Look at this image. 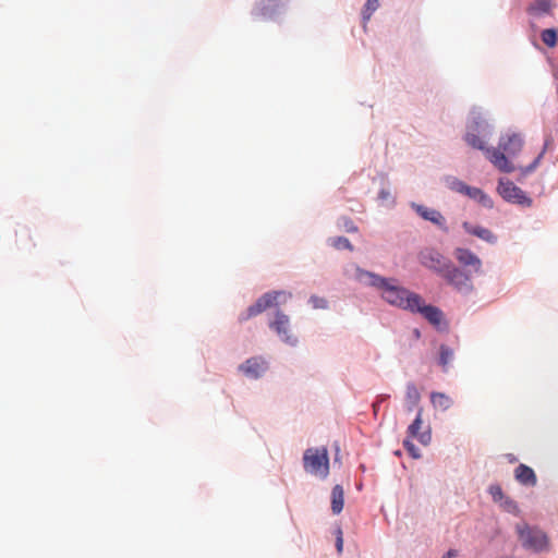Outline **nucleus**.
<instances>
[{
	"instance_id": "30",
	"label": "nucleus",
	"mask_w": 558,
	"mask_h": 558,
	"mask_svg": "<svg viewBox=\"0 0 558 558\" xmlns=\"http://www.w3.org/2000/svg\"><path fill=\"white\" fill-rule=\"evenodd\" d=\"M545 150H546V145L544 146L543 150L538 154V156L534 159V161L530 166L522 169L523 174L530 173L536 169V167L538 166V163L541 162V160L545 154Z\"/></svg>"
},
{
	"instance_id": "7",
	"label": "nucleus",
	"mask_w": 558,
	"mask_h": 558,
	"mask_svg": "<svg viewBox=\"0 0 558 558\" xmlns=\"http://www.w3.org/2000/svg\"><path fill=\"white\" fill-rule=\"evenodd\" d=\"M418 262L422 266L442 276L451 262L435 248L426 247L418 253Z\"/></svg>"
},
{
	"instance_id": "37",
	"label": "nucleus",
	"mask_w": 558,
	"mask_h": 558,
	"mask_svg": "<svg viewBox=\"0 0 558 558\" xmlns=\"http://www.w3.org/2000/svg\"><path fill=\"white\" fill-rule=\"evenodd\" d=\"M506 504L508 505L509 508H515V505L511 500H507Z\"/></svg>"
},
{
	"instance_id": "23",
	"label": "nucleus",
	"mask_w": 558,
	"mask_h": 558,
	"mask_svg": "<svg viewBox=\"0 0 558 558\" xmlns=\"http://www.w3.org/2000/svg\"><path fill=\"white\" fill-rule=\"evenodd\" d=\"M430 401L435 409L446 411L452 405V399L442 392H433Z\"/></svg>"
},
{
	"instance_id": "10",
	"label": "nucleus",
	"mask_w": 558,
	"mask_h": 558,
	"mask_svg": "<svg viewBox=\"0 0 558 558\" xmlns=\"http://www.w3.org/2000/svg\"><path fill=\"white\" fill-rule=\"evenodd\" d=\"M522 147V137L517 133H512L502 135L499 140L498 148L495 149L499 150V153L509 160L508 157L517 156L521 151Z\"/></svg>"
},
{
	"instance_id": "16",
	"label": "nucleus",
	"mask_w": 558,
	"mask_h": 558,
	"mask_svg": "<svg viewBox=\"0 0 558 558\" xmlns=\"http://www.w3.org/2000/svg\"><path fill=\"white\" fill-rule=\"evenodd\" d=\"M454 257L463 266H471L475 272L481 271L482 262L481 259L470 250L458 247L454 251Z\"/></svg>"
},
{
	"instance_id": "3",
	"label": "nucleus",
	"mask_w": 558,
	"mask_h": 558,
	"mask_svg": "<svg viewBox=\"0 0 558 558\" xmlns=\"http://www.w3.org/2000/svg\"><path fill=\"white\" fill-rule=\"evenodd\" d=\"M515 532L522 547L533 553L547 551L550 548V539L545 531L527 523H518Z\"/></svg>"
},
{
	"instance_id": "18",
	"label": "nucleus",
	"mask_w": 558,
	"mask_h": 558,
	"mask_svg": "<svg viewBox=\"0 0 558 558\" xmlns=\"http://www.w3.org/2000/svg\"><path fill=\"white\" fill-rule=\"evenodd\" d=\"M514 477L520 484L525 486H535L537 483L533 469L522 463L515 468Z\"/></svg>"
},
{
	"instance_id": "2",
	"label": "nucleus",
	"mask_w": 558,
	"mask_h": 558,
	"mask_svg": "<svg viewBox=\"0 0 558 558\" xmlns=\"http://www.w3.org/2000/svg\"><path fill=\"white\" fill-rule=\"evenodd\" d=\"M481 122L474 121L470 126V130L465 134V142L473 148L485 151L486 157L489 161L501 172L510 173L515 170V166L508 160L499 150L486 148L484 142L476 134L478 132Z\"/></svg>"
},
{
	"instance_id": "32",
	"label": "nucleus",
	"mask_w": 558,
	"mask_h": 558,
	"mask_svg": "<svg viewBox=\"0 0 558 558\" xmlns=\"http://www.w3.org/2000/svg\"><path fill=\"white\" fill-rule=\"evenodd\" d=\"M488 492L495 501L501 500L504 498V493L499 485H492Z\"/></svg>"
},
{
	"instance_id": "24",
	"label": "nucleus",
	"mask_w": 558,
	"mask_h": 558,
	"mask_svg": "<svg viewBox=\"0 0 558 558\" xmlns=\"http://www.w3.org/2000/svg\"><path fill=\"white\" fill-rule=\"evenodd\" d=\"M553 8L551 0H538L527 9L529 13H549Z\"/></svg>"
},
{
	"instance_id": "20",
	"label": "nucleus",
	"mask_w": 558,
	"mask_h": 558,
	"mask_svg": "<svg viewBox=\"0 0 558 558\" xmlns=\"http://www.w3.org/2000/svg\"><path fill=\"white\" fill-rule=\"evenodd\" d=\"M344 505V492L341 485H336L331 490V510L333 514H339Z\"/></svg>"
},
{
	"instance_id": "11",
	"label": "nucleus",
	"mask_w": 558,
	"mask_h": 558,
	"mask_svg": "<svg viewBox=\"0 0 558 558\" xmlns=\"http://www.w3.org/2000/svg\"><path fill=\"white\" fill-rule=\"evenodd\" d=\"M422 414L423 409L420 408L415 420L408 427V435L411 438H416L422 445L427 446L432 440V433L429 427H427L425 432L420 433V429L423 424Z\"/></svg>"
},
{
	"instance_id": "9",
	"label": "nucleus",
	"mask_w": 558,
	"mask_h": 558,
	"mask_svg": "<svg viewBox=\"0 0 558 558\" xmlns=\"http://www.w3.org/2000/svg\"><path fill=\"white\" fill-rule=\"evenodd\" d=\"M448 284L452 286L458 292L469 293L473 290L470 276L456 267L452 263L441 276Z\"/></svg>"
},
{
	"instance_id": "31",
	"label": "nucleus",
	"mask_w": 558,
	"mask_h": 558,
	"mask_svg": "<svg viewBox=\"0 0 558 558\" xmlns=\"http://www.w3.org/2000/svg\"><path fill=\"white\" fill-rule=\"evenodd\" d=\"M403 446L413 458L417 459L421 457L418 448L410 439H404Z\"/></svg>"
},
{
	"instance_id": "1",
	"label": "nucleus",
	"mask_w": 558,
	"mask_h": 558,
	"mask_svg": "<svg viewBox=\"0 0 558 558\" xmlns=\"http://www.w3.org/2000/svg\"><path fill=\"white\" fill-rule=\"evenodd\" d=\"M359 280L383 290V298L391 305L411 311L421 301V295L396 283L395 279H387L368 271H359Z\"/></svg>"
},
{
	"instance_id": "14",
	"label": "nucleus",
	"mask_w": 558,
	"mask_h": 558,
	"mask_svg": "<svg viewBox=\"0 0 558 558\" xmlns=\"http://www.w3.org/2000/svg\"><path fill=\"white\" fill-rule=\"evenodd\" d=\"M411 312L422 314L434 326L441 324L442 312L436 306L425 305L422 298L417 306L412 307Z\"/></svg>"
},
{
	"instance_id": "29",
	"label": "nucleus",
	"mask_w": 558,
	"mask_h": 558,
	"mask_svg": "<svg viewBox=\"0 0 558 558\" xmlns=\"http://www.w3.org/2000/svg\"><path fill=\"white\" fill-rule=\"evenodd\" d=\"M449 186L452 191L461 193V194H465V192L469 187L468 184H465L463 181H460L458 179H452L449 183Z\"/></svg>"
},
{
	"instance_id": "8",
	"label": "nucleus",
	"mask_w": 558,
	"mask_h": 558,
	"mask_svg": "<svg viewBox=\"0 0 558 558\" xmlns=\"http://www.w3.org/2000/svg\"><path fill=\"white\" fill-rule=\"evenodd\" d=\"M498 193L510 203L531 207L533 201L519 186L509 180L500 179L498 182Z\"/></svg>"
},
{
	"instance_id": "4",
	"label": "nucleus",
	"mask_w": 558,
	"mask_h": 558,
	"mask_svg": "<svg viewBox=\"0 0 558 558\" xmlns=\"http://www.w3.org/2000/svg\"><path fill=\"white\" fill-rule=\"evenodd\" d=\"M304 470L315 476L326 478L329 474L328 451L323 448H310L303 456Z\"/></svg>"
},
{
	"instance_id": "21",
	"label": "nucleus",
	"mask_w": 558,
	"mask_h": 558,
	"mask_svg": "<svg viewBox=\"0 0 558 558\" xmlns=\"http://www.w3.org/2000/svg\"><path fill=\"white\" fill-rule=\"evenodd\" d=\"M421 400V393L416 386L412 383L407 385V391H405V404L408 411H413Z\"/></svg>"
},
{
	"instance_id": "25",
	"label": "nucleus",
	"mask_w": 558,
	"mask_h": 558,
	"mask_svg": "<svg viewBox=\"0 0 558 558\" xmlns=\"http://www.w3.org/2000/svg\"><path fill=\"white\" fill-rule=\"evenodd\" d=\"M378 7H379V0H367L366 1L363 12H362L364 27L366 26V23L369 21L372 14L378 9Z\"/></svg>"
},
{
	"instance_id": "17",
	"label": "nucleus",
	"mask_w": 558,
	"mask_h": 558,
	"mask_svg": "<svg viewBox=\"0 0 558 558\" xmlns=\"http://www.w3.org/2000/svg\"><path fill=\"white\" fill-rule=\"evenodd\" d=\"M288 0H260L256 9L259 17H270L277 10L283 8Z\"/></svg>"
},
{
	"instance_id": "13",
	"label": "nucleus",
	"mask_w": 558,
	"mask_h": 558,
	"mask_svg": "<svg viewBox=\"0 0 558 558\" xmlns=\"http://www.w3.org/2000/svg\"><path fill=\"white\" fill-rule=\"evenodd\" d=\"M412 206L417 213V215H420L423 219L430 221L432 223L440 228L442 231H448V228L446 226V218L441 215L440 211L417 204H413Z\"/></svg>"
},
{
	"instance_id": "6",
	"label": "nucleus",
	"mask_w": 558,
	"mask_h": 558,
	"mask_svg": "<svg viewBox=\"0 0 558 558\" xmlns=\"http://www.w3.org/2000/svg\"><path fill=\"white\" fill-rule=\"evenodd\" d=\"M289 298H291V293H287L284 291L265 293L239 316V320L245 322L280 302L284 303Z\"/></svg>"
},
{
	"instance_id": "19",
	"label": "nucleus",
	"mask_w": 558,
	"mask_h": 558,
	"mask_svg": "<svg viewBox=\"0 0 558 558\" xmlns=\"http://www.w3.org/2000/svg\"><path fill=\"white\" fill-rule=\"evenodd\" d=\"M462 227L468 233L477 236L485 242L495 243L497 241L496 235L487 228L481 226H473L472 223L466 221L463 222Z\"/></svg>"
},
{
	"instance_id": "12",
	"label": "nucleus",
	"mask_w": 558,
	"mask_h": 558,
	"mask_svg": "<svg viewBox=\"0 0 558 558\" xmlns=\"http://www.w3.org/2000/svg\"><path fill=\"white\" fill-rule=\"evenodd\" d=\"M239 369L247 377L258 378L267 369V363L263 357L255 356L246 360Z\"/></svg>"
},
{
	"instance_id": "5",
	"label": "nucleus",
	"mask_w": 558,
	"mask_h": 558,
	"mask_svg": "<svg viewBox=\"0 0 558 558\" xmlns=\"http://www.w3.org/2000/svg\"><path fill=\"white\" fill-rule=\"evenodd\" d=\"M289 298H291V293H287L284 291L265 293L239 316V320L245 322L280 302L284 303Z\"/></svg>"
},
{
	"instance_id": "27",
	"label": "nucleus",
	"mask_w": 558,
	"mask_h": 558,
	"mask_svg": "<svg viewBox=\"0 0 558 558\" xmlns=\"http://www.w3.org/2000/svg\"><path fill=\"white\" fill-rule=\"evenodd\" d=\"M452 357L453 351L449 347L441 344L439 348V364L446 368L451 362Z\"/></svg>"
},
{
	"instance_id": "26",
	"label": "nucleus",
	"mask_w": 558,
	"mask_h": 558,
	"mask_svg": "<svg viewBox=\"0 0 558 558\" xmlns=\"http://www.w3.org/2000/svg\"><path fill=\"white\" fill-rule=\"evenodd\" d=\"M541 38L546 46L553 48L557 45V31L555 28L544 29L541 34Z\"/></svg>"
},
{
	"instance_id": "34",
	"label": "nucleus",
	"mask_w": 558,
	"mask_h": 558,
	"mask_svg": "<svg viewBox=\"0 0 558 558\" xmlns=\"http://www.w3.org/2000/svg\"><path fill=\"white\" fill-rule=\"evenodd\" d=\"M337 541H336V547L337 551L340 554L343 550V538H342V531L339 529L337 532Z\"/></svg>"
},
{
	"instance_id": "22",
	"label": "nucleus",
	"mask_w": 558,
	"mask_h": 558,
	"mask_svg": "<svg viewBox=\"0 0 558 558\" xmlns=\"http://www.w3.org/2000/svg\"><path fill=\"white\" fill-rule=\"evenodd\" d=\"M464 195L469 196L472 199L477 201L484 207H487V208L493 207L492 198L488 195H486L481 189L469 186Z\"/></svg>"
},
{
	"instance_id": "35",
	"label": "nucleus",
	"mask_w": 558,
	"mask_h": 558,
	"mask_svg": "<svg viewBox=\"0 0 558 558\" xmlns=\"http://www.w3.org/2000/svg\"><path fill=\"white\" fill-rule=\"evenodd\" d=\"M345 229L349 232H356L357 231V227L352 221H349V222L345 223Z\"/></svg>"
},
{
	"instance_id": "39",
	"label": "nucleus",
	"mask_w": 558,
	"mask_h": 558,
	"mask_svg": "<svg viewBox=\"0 0 558 558\" xmlns=\"http://www.w3.org/2000/svg\"><path fill=\"white\" fill-rule=\"evenodd\" d=\"M414 336H416L417 338L420 337V331L417 329L414 330Z\"/></svg>"
},
{
	"instance_id": "15",
	"label": "nucleus",
	"mask_w": 558,
	"mask_h": 558,
	"mask_svg": "<svg viewBox=\"0 0 558 558\" xmlns=\"http://www.w3.org/2000/svg\"><path fill=\"white\" fill-rule=\"evenodd\" d=\"M289 317L278 312L276 319L270 324V327L284 340L287 343L294 344L295 339L289 335Z\"/></svg>"
},
{
	"instance_id": "33",
	"label": "nucleus",
	"mask_w": 558,
	"mask_h": 558,
	"mask_svg": "<svg viewBox=\"0 0 558 558\" xmlns=\"http://www.w3.org/2000/svg\"><path fill=\"white\" fill-rule=\"evenodd\" d=\"M310 303L314 308H325L327 306V301L325 299L315 295L311 296Z\"/></svg>"
},
{
	"instance_id": "36",
	"label": "nucleus",
	"mask_w": 558,
	"mask_h": 558,
	"mask_svg": "<svg viewBox=\"0 0 558 558\" xmlns=\"http://www.w3.org/2000/svg\"><path fill=\"white\" fill-rule=\"evenodd\" d=\"M458 553L457 550L450 549L442 558H457Z\"/></svg>"
},
{
	"instance_id": "38",
	"label": "nucleus",
	"mask_w": 558,
	"mask_h": 558,
	"mask_svg": "<svg viewBox=\"0 0 558 558\" xmlns=\"http://www.w3.org/2000/svg\"><path fill=\"white\" fill-rule=\"evenodd\" d=\"M388 195H389L388 192H386L384 190L380 192V197L381 198H386Z\"/></svg>"
},
{
	"instance_id": "28",
	"label": "nucleus",
	"mask_w": 558,
	"mask_h": 558,
	"mask_svg": "<svg viewBox=\"0 0 558 558\" xmlns=\"http://www.w3.org/2000/svg\"><path fill=\"white\" fill-rule=\"evenodd\" d=\"M331 245L337 250H349L352 251L353 246L350 243L349 239L344 236H337L331 239Z\"/></svg>"
}]
</instances>
